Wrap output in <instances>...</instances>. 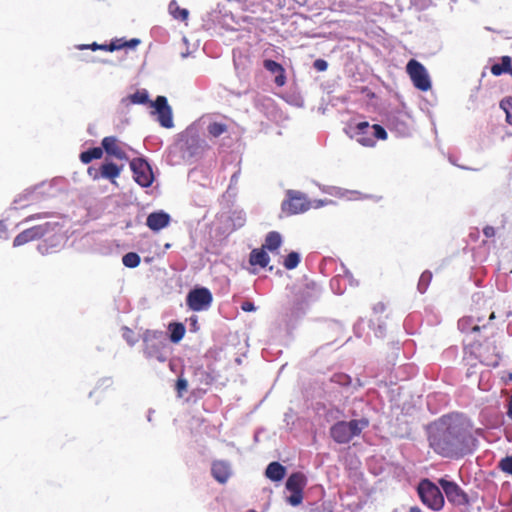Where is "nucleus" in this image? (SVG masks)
<instances>
[{
    "label": "nucleus",
    "instance_id": "1",
    "mask_svg": "<svg viewBox=\"0 0 512 512\" xmlns=\"http://www.w3.org/2000/svg\"><path fill=\"white\" fill-rule=\"evenodd\" d=\"M468 431L462 421L443 416L429 435L430 447L443 457L458 456L467 444Z\"/></svg>",
    "mask_w": 512,
    "mask_h": 512
},
{
    "label": "nucleus",
    "instance_id": "2",
    "mask_svg": "<svg viewBox=\"0 0 512 512\" xmlns=\"http://www.w3.org/2000/svg\"><path fill=\"white\" fill-rule=\"evenodd\" d=\"M143 353L148 359L165 362L169 354L168 336L164 331L146 330L143 333Z\"/></svg>",
    "mask_w": 512,
    "mask_h": 512
},
{
    "label": "nucleus",
    "instance_id": "3",
    "mask_svg": "<svg viewBox=\"0 0 512 512\" xmlns=\"http://www.w3.org/2000/svg\"><path fill=\"white\" fill-rule=\"evenodd\" d=\"M128 100L132 104L149 103L151 107L155 108L160 125L165 128L173 127L172 109L165 96H157L155 101H149L148 92L143 89L129 95Z\"/></svg>",
    "mask_w": 512,
    "mask_h": 512
},
{
    "label": "nucleus",
    "instance_id": "4",
    "mask_svg": "<svg viewBox=\"0 0 512 512\" xmlns=\"http://www.w3.org/2000/svg\"><path fill=\"white\" fill-rule=\"evenodd\" d=\"M369 426L367 418L339 421L330 429V435L337 443L344 444L359 436Z\"/></svg>",
    "mask_w": 512,
    "mask_h": 512
},
{
    "label": "nucleus",
    "instance_id": "5",
    "mask_svg": "<svg viewBox=\"0 0 512 512\" xmlns=\"http://www.w3.org/2000/svg\"><path fill=\"white\" fill-rule=\"evenodd\" d=\"M357 141L366 147H373L376 145L377 140H386V130L378 124L370 125L368 122H359L356 125Z\"/></svg>",
    "mask_w": 512,
    "mask_h": 512
},
{
    "label": "nucleus",
    "instance_id": "6",
    "mask_svg": "<svg viewBox=\"0 0 512 512\" xmlns=\"http://www.w3.org/2000/svg\"><path fill=\"white\" fill-rule=\"evenodd\" d=\"M417 491L422 503L430 509L437 511L443 507V495L440 489L430 480H422L418 485Z\"/></svg>",
    "mask_w": 512,
    "mask_h": 512
},
{
    "label": "nucleus",
    "instance_id": "7",
    "mask_svg": "<svg viewBox=\"0 0 512 512\" xmlns=\"http://www.w3.org/2000/svg\"><path fill=\"white\" fill-rule=\"evenodd\" d=\"M310 206L311 203L305 194L295 190H288L286 199L282 202L281 210L286 216H291L306 212L310 209Z\"/></svg>",
    "mask_w": 512,
    "mask_h": 512
},
{
    "label": "nucleus",
    "instance_id": "8",
    "mask_svg": "<svg viewBox=\"0 0 512 512\" xmlns=\"http://www.w3.org/2000/svg\"><path fill=\"white\" fill-rule=\"evenodd\" d=\"M406 71L413 85L421 90L428 91L431 89V81L426 68L417 60L411 59L406 66Z\"/></svg>",
    "mask_w": 512,
    "mask_h": 512
},
{
    "label": "nucleus",
    "instance_id": "9",
    "mask_svg": "<svg viewBox=\"0 0 512 512\" xmlns=\"http://www.w3.org/2000/svg\"><path fill=\"white\" fill-rule=\"evenodd\" d=\"M307 484L305 475L301 472L292 473L286 481V489L291 492L287 502L292 506H298L303 500V489Z\"/></svg>",
    "mask_w": 512,
    "mask_h": 512
},
{
    "label": "nucleus",
    "instance_id": "10",
    "mask_svg": "<svg viewBox=\"0 0 512 512\" xmlns=\"http://www.w3.org/2000/svg\"><path fill=\"white\" fill-rule=\"evenodd\" d=\"M133 178L141 187H150L154 181L152 168L144 158H134L130 161Z\"/></svg>",
    "mask_w": 512,
    "mask_h": 512
},
{
    "label": "nucleus",
    "instance_id": "11",
    "mask_svg": "<svg viewBox=\"0 0 512 512\" xmlns=\"http://www.w3.org/2000/svg\"><path fill=\"white\" fill-rule=\"evenodd\" d=\"M212 300L211 292L205 287L191 290L186 298L188 307L193 311L206 310L211 305Z\"/></svg>",
    "mask_w": 512,
    "mask_h": 512
},
{
    "label": "nucleus",
    "instance_id": "12",
    "mask_svg": "<svg viewBox=\"0 0 512 512\" xmlns=\"http://www.w3.org/2000/svg\"><path fill=\"white\" fill-rule=\"evenodd\" d=\"M51 230L52 225L49 222L25 229L14 238L13 246L18 247L31 241L38 240Z\"/></svg>",
    "mask_w": 512,
    "mask_h": 512
},
{
    "label": "nucleus",
    "instance_id": "13",
    "mask_svg": "<svg viewBox=\"0 0 512 512\" xmlns=\"http://www.w3.org/2000/svg\"><path fill=\"white\" fill-rule=\"evenodd\" d=\"M205 142L190 131H186L181 138V150L189 157L200 155L205 149Z\"/></svg>",
    "mask_w": 512,
    "mask_h": 512
},
{
    "label": "nucleus",
    "instance_id": "14",
    "mask_svg": "<svg viewBox=\"0 0 512 512\" xmlns=\"http://www.w3.org/2000/svg\"><path fill=\"white\" fill-rule=\"evenodd\" d=\"M439 483L451 503L455 505H465L468 503L467 495L456 483L444 479H441Z\"/></svg>",
    "mask_w": 512,
    "mask_h": 512
},
{
    "label": "nucleus",
    "instance_id": "15",
    "mask_svg": "<svg viewBox=\"0 0 512 512\" xmlns=\"http://www.w3.org/2000/svg\"><path fill=\"white\" fill-rule=\"evenodd\" d=\"M103 150L119 160H128V156L122 147L121 142L115 136H107L102 139Z\"/></svg>",
    "mask_w": 512,
    "mask_h": 512
},
{
    "label": "nucleus",
    "instance_id": "16",
    "mask_svg": "<svg viewBox=\"0 0 512 512\" xmlns=\"http://www.w3.org/2000/svg\"><path fill=\"white\" fill-rule=\"evenodd\" d=\"M211 474L220 484H225L231 477V465L225 460H215L211 465Z\"/></svg>",
    "mask_w": 512,
    "mask_h": 512
},
{
    "label": "nucleus",
    "instance_id": "17",
    "mask_svg": "<svg viewBox=\"0 0 512 512\" xmlns=\"http://www.w3.org/2000/svg\"><path fill=\"white\" fill-rule=\"evenodd\" d=\"M170 215L164 211L150 213L146 219V225L152 231H159L170 223Z\"/></svg>",
    "mask_w": 512,
    "mask_h": 512
},
{
    "label": "nucleus",
    "instance_id": "18",
    "mask_svg": "<svg viewBox=\"0 0 512 512\" xmlns=\"http://www.w3.org/2000/svg\"><path fill=\"white\" fill-rule=\"evenodd\" d=\"M386 305L382 302H378L373 307L374 318L371 320L372 325L377 324V328L374 329L375 335L377 337H382L385 334L386 327L381 324L382 318H388V313H386Z\"/></svg>",
    "mask_w": 512,
    "mask_h": 512
},
{
    "label": "nucleus",
    "instance_id": "19",
    "mask_svg": "<svg viewBox=\"0 0 512 512\" xmlns=\"http://www.w3.org/2000/svg\"><path fill=\"white\" fill-rule=\"evenodd\" d=\"M264 68L272 74H275V83L281 87L286 82L285 70L281 64L274 60L266 59L263 62Z\"/></svg>",
    "mask_w": 512,
    "mask_h": 512
},
{
    "label": "nucleus",
    "instance_id": "20",
    "mask_svg": "<svg viewBox=\"0 0 512 512\" xmlns=\"http://www.w3.org/2000/svg\"><path fill=\"white\" fill-rule=\"evenodd\" d=\"M317 300V293L314 289L306 286L301 289L297 294V309L302 310L305 306H308L311 303H315Z\"/></svg>",
    "mask_w": 512,
    "mask_h": 512
},
{
    "label": "nucleus",
    "instance_id": "21",
    "mask_svg": "<svg viewBox=\"0 0 512 512\" xmlns=\"http://www.w3.org/2000/svg\"><path fill=\"white\" fill-rule=\"evenodd\" d=\"M121 171V166L113 162H105L100 166V178L108 179L114 183L115 179L120 176Z\"/></svg>",
    "mask_w": 512,
    "mask_h": 512
},
{
    "label": "nucleus",
    "instance_id": "22",
    "mask_svg": "<svg viewBox=\"0 0 512 512\" xmlns=\"http://www.w3.org/2000/svg\"><path fill=\"white\" fill-rule=\"evenodd\" d=\"M286 475V468L279 462H271L265 471V476L274 482L281 481Z\"/></svg>",
    "mask_w": 512,
    "mask_h": 512
},
{
    "label": "nucleus",
    "instance_id": "23",
    "mask_svg": "<svg viewBox=\"0 0 512 512\" xmlns=\"http://www.w3.org/2000/svg\"><path fill=\"white\" fill-rule=\"evenodd\" d=\"M269 261H270V257L269 255L267 254V252L265 251V248H260V249H253L250 253V256H249V263L252 265V266H260L262 268H265L268 264H269Z\"/></svg>",
    "mask_w": 512,
    "mask_h": 512
},
{
    "label": "nucleus",
    "instance_id": "24",
    "mask_svg": "<svg viewBox=\"0 0 512 512\" xmlns=\"http://www.w3.org/2000/svg\"><path fill=\"white\" fill-rule=\"evenodd\" d=\"M512 71V58L510 56H502L500 63H495L491 66L490 72L494 76H500L504 73L511 75Z\"/></svg>",
    "mask_w": 512,
    "mask_h": 512
},
{
    "label": "nucleus",
    "instance_id": "25",
    "mask_svg": "<svg viewBox=\"0 0 512 512\" xmlns=\"http://www.w3.org/2000/svg\"><path fill=\"white\" fill-rule=\"evenodd\" d=\"M168 330L170 332L169 339L173 343L180 342L183 339L186 332L185 326L182 323L178 322L170 323L168 326Z\"/></svg>",
    "mask_w": 512,
    "mask_h": 512
},
{
    "label": "nucleus",
    "instance_id": "26",
    "mask_svg": "<svg viewBox=\"0 0 512 512\" xmlns=\"http://www.w3.org/2000/svg\"><path fill=\"white\" fill-rule=\"evenodd\" d=\"M282 243L281 235L276 231H271L266 235L263 248L273 252L276 251Z\"/></svg>",
    "mask_w": 512,
    "mask_h": 512
},
{
    "label": "nucleus",
    "instance_id": "27",
    "mask_svg": "<svg viewBox=\"0 0 512 512\" xmlns=\"http://www.w3.org/2000/svg\"><path fill=\"white\" fill-rule=\"evenodd\" d=\"M103 156V147H94L81 152L79 158L83 164H89L92 160L100 159Z\"/></svg>",
    "mask_w": 512,
    "mask_h": 512
},
{
    "label": "nucleus",
    "instance_id": "28",
    "mask_svg": "<svg viewBox=\"0 0 512 512\" xmlns=\"http://www.w3.org/2000/svg\"><path fill=\"white\" fill-rule=\"evenodd\" d=\"M140 43L139 39H131L129 41H126L124 39H115L112 40L109 44V51L113 52L115 50H121L124 48H135Z\"/></svg>",
    "mask_w": 512,
    "mask_h": 512
},
{
    "label": "nucleus",
    "instance_id": "29",
    "mask_svg": "<svg viewBox=\"0 0 512 512\" xmlns=\"http://www.w3.org/2000/svg\"><path fill=\"white\" fill-rule=\"evenodd\" d=\"M169 12L173 16V18L181 21H185L188 19L189 12L187 9L180 8L175 0L171 1L169 4Z\"/></svg>",
    "mask_w": 512,
    "mask_h": 512
},
{
    "label": "nucleus",
    "instance_id": "30",
    "mask_svg": "<svg viewBox=\"0 0 512 512\" xmlns=\"http://www.w3.org/2000/svg\"><path fill=\"white\" fill-rule=\"evenodd\" d=\"M208 133L213 137H219L223 133L227 132L228 127L224 123L212 122L207 127Z\"/></svg>",
    "mask_w": 512,
    "mask_h": 512
},
{
    "label": "nucleus",
    "instance_id": "31",
    "mask_svg": "<svg viewBox=\"0 0 512 512\" xmlns=\"http://www.w3.org/2000/svg\"><path fill=\"white\" fill-rule=\"evenodd\" d=\"M122 262L128 268H135L140 264L141 259L137 253L129 252L123 256Z\"/></svg>",
    "mask_w": 512,
    "mask_h": 512
},
{
    "label": "nucleus",
    "instance_id": "32",
    "mask_svg": "<svg viewBox=\"0 0 512 512\" xmlns=\"http://www.w3.org/2000/svg\"><path fill=\"white\" fill-rule=\"evenodd\" d=\"M432 280V273L430 271H424L418 282V290L420 293H425L430 282Z\"/></svg>",
    "mask_w": 512,
    "mask_h": 512
},
{
    "label": "nucleus",
    "instance_id": "33",
    "mask_svg": "<svg viewBox=\"0 0 512 512\" xmlns=\"http://www.w3.org/2000/svg\"><path fill=\"white\" fill-rule=\"evenodd\" d=\"M299 262V254L296 252H291L286 256L283 265L286 269L292 270L298 266Z\"/></svg>",
    "mask_w": 512,
    "mask_h": 512
},
{
    "label": "nucleus",
    "instance_id": "34",
    "mask_svg": "<svg viewBox=\"0 0 512 512\" xmlns=\"http://www.w3.org/2000/svg\"><path fill=\"white\" fill-rule=\"evenodd\" d=\"M500 107L506 113V121L512 125V97L507 100H502L500 103Z\"/></svg>",
    "mask_w": 512,
    "mask_h": 512
},
{
    "label": "nucleus",
    "instance_id": "35",
    "mask_svg": "<svg viewBox=\"0 0 512 512\" xmlns=\"http://www.w3.org/2000/svg\"><path fill=\"white\" fill-rule=\"evenodd\" d=\"M331 381L341 386H349L351 384L350 376L344 373L334 374L333 377L331 378Z\"/></svg>",
    "mask_w": 512,
    "mask_h": 512
},
{
    "label": "nucleus",
    "instance_id": "36",
    "mask_svg": "<svg viewBox=\"0 0 512 512\" xmlns=\"http://www.w3.org/2000/svg\"><path fill=\"white\" fill-rule=\"evenodd\" d=\"M498 467L504 473L512 475V456H506L500 460Z\"/></svg>",
    "mask_w": 512,
    "mask_h": 512
},
{
    "label": "nucleus",
    "instance_id": "37",
    "mask_svg": "<svg viewBox=\"0 0 512 512\" xmlns=\"http://www.w3.org/2000/svg\"><path fill=\"white\" fill-rule=\"evenodd\" d=\"M122 336H123V338L127 341V343L130 346H133L136 343V341H137L136 338H135L133 330H131L128 327H124L123 328Z\"/></svg>",
    "mask_w": 512,
    "mask_h": 512
},
{
    "label": "nucleus",
    "instance_id": "38",
    "mask_svg": "<svg viewBox=\"0 0 512 512\" xmlns=\"http://www.w3.org/2000/svg\"><path fill=\"white\" fill-rule=\"evenodd\" d=\"M188 382L186 379L179 377L176 381V390L179 396H182V393L187 390Z\"/></svg>",
    "mask_w": 512,
    "mask_h": 512
},
{
    "label": "nucleus",
    "instance_id": "39",
    "mask_svg": "<svg viewBox=\"0 0 512 512\" xmlns=\"http://www.w3.org/2000/svg\"><path fill=\"white\" fill-rule=\"evenodd\" d=\"M87 173L90 177H92L94 180L100 179V168L96 169L94 167H89L87 170Z\"/></svg>",
    "mask_w": 512,
    "mask_h": 512
},
{
    "label": "nucleus",
    "instance_id": "40",
    "mask_svg": "<svg viewBox=\"0 0 512 512\" xmlns=\"http://www.w3.org/2000/svg\"><path fill=\"white\" fill-rule=\"evenodd\" d=\"M241 309L245 312H252L255 311L256 307L252 302L245 301L242 303Z\"/></svg>",
    "mask_w": 512,
    "mask_h": 512
},
{
    "label": "nucleus",
    "instance_id": "41",
    "mask_svg": "<svg viewBox=\"0 0 512 512\" xmlns=\"http://www.w3.org/2000/svg\"><path fill=\"white\" fill-rule=\"evenodd\" d=\"M483 233L487 238H492L496 234L495 229L492 226H485L483 229Z\"/></svg>",
    "mask_w": 512,
    "mask_h": 512
},
{
    "label": "nucleus",
    "instance_id": "42",
    "mask_svg": "<svg viewBox=\"0 0 512 512\" xmlns=\"http://www.w3.org/2000/svg\"><path fill=\"white\" fill-rule=\"evenodd\" d=\"M47 217L46 213L33 214L25 218L24 222H28L34 219H41Z\"/></svg>",
    "mask_w": 512,
    "mask_h": 512
},
{
    "label": "nucleus",
    "instance_id": "43",
    "mask_svg": "<svg viewBox=\"0 0 512 512\" xmlns=\"http://www.w3.org/2000/svg\"><path fill=\"white\" fill-rule=\"evenodd\" d=\"M80 49H86V48H90L91 50H97L99 49V44L97 43H93L91 45H82L79 47Z\"/></svg>",
    "mask_w": 512,
    "mask_h": 512
},
{
    "label": "nucleus",
    "instance_id": "44",
    "mask_svg": "<svg viewBox=\"0 0 512 512\" xmlns=\"http://www.w3.org/2000/svg\"><path fill=\"white\" fill-rule=\"evenodd\" d=\"M321 203H322V206H325L327 204L333 203V201L326 196H322Z\"/></svg>",
    "mask_w": 512,
    "mask_h": 512
},
{
    "label": "nucleus",
    "instance_id": "45",
    "mask_svg": "<svg viewBox=\"0 0 512 512\" xmlns=\"http://www.w3.org/2000/svg\"><path fill=\"white\" fill-rule=\"evenodd\" d=\"M314 68L320 70V59H316L313 63Z\"/></svg>",
    "mask_w": 512,
    "mask_h": 512
},
{
    "label": "nucleus",
    "instance_id": "46",
    "mask_svg": "<svg viewBox=\"0 0 512 512\" xmlns=\"http://www.w3.org/2000/svg\"><path fill=\"white\" fill-rule=\"evenodd\" d=\"M100 50L109 51V44L99 45Z\"/></svg>",
    "mask_w": 512,
    "mask_h": 512
},
{
    "label": "nucleus",
    "instance_id": "47",
    "mask_svg": "<svg viewBox=\"0 0 512 512\" xmlns=\"http://www.w3.org/2000/svg\"><path fill=\"white\" fill-rule=\"evenodd\" d=\"M409 511H410V512H421L420 508H419V507H417V506H413V507H411Z\"/></svg>",
    "mask_w": 512,
    "mask_h": 512
},
{
    "label": "nucleus",
    "instance_id": "48",
    "mask_svg": "<svg viewBox=\"0 0 512 512\" xmlns=\"http://www.w3.org/2000/svg\"><path fill=\"white\" fill-rule=\"evenodd\" d=\"M480 326L479 325H474L471 329L472 332H479L480 331Z\"/></svg>",
    "mask_w": 512,
    "mask_h": 512
},
{
    "label": "nucleus",
    "instance_id": "49",
    "mask_svg": "<svg viewBox=\"0 0 512 512\" xmlns=\"http://www.w3.org/2000/svg\"><path fill=\"white\" fill-rule=\"evenodd\" d=\"M485 364H486V365L496 366V365L498 364V362H497V360H495V361H493V362H492V361H491V362H490V361H486V362H485Z\"/></svg>",
    "mask_w": 512,
    "mask_h": 512
},
{
    "label": "nucleus",
    "instance_id": "50",
    "mask_svg": "<svg viewBox=\"0 0 512 512\" xmlns=\"http://www.w3.org/2000/svg\"><path fill=\"white\" fill-rule=\"evenodd\" d=\"M335 196L338 198H341L343 196V194L340 190H335Z\"/></svg>",
    "mask_w": 512,
    "mask_h": 512
},
{
    "label": "nucleus",
    "instance_id": "51",
    "mask_svg": "<svg viewBox=\"0 0 512 512\" xmlns=\"http://www.w3.org/2000/svg\"><path fill=\"white\" fill-rule=\"evenodd\" d=\"M322 194H330L333 195L332 191H328V189L322 188Z\"/></svg>",
    "mask_w": 512,
    "mask_h": 512
},
{
    "label": "nucleus",
    "instance_id": "52",
    "mask_svg": "<svg viewBox=\"0 0 512 512\" xmlns=\"http://www.w3.org/2000/svg\"><path fill=\"white\" fill-rule=\"evenodd\" d=\"M327 68V62L322 60V71L326 70Z\"/></svg>",
    "mask_w": 512,
    "mask_h": 512
},
{
    "label": "nucleus",
    "instance_id": "53",
    "mask_svg": "<svg viewBox=\"0 0 512 512\" xmlns=\"http://www.w3.org/2000/svg\"><path fill=\"white\" fill-rule=\"evenodd\" d=\"M494 318H495V313H494V312H492V313L490 314V316H489V320H492V319H494Z\"/></svg>",
    "mask_w": 512,
    "mask_h": 512
},
{
    "label": "nucleus",
    "instance_id": "54",
    "mask_svg": "<svg viewBox=\"0 0 512 512\" xmlns=\"http://www.w3.org/2000/svg\"><path fill=\"white\" fill-rule=\"evenodd\" d=\"M335 282H339V279L335 278L332 280V285L335 283Z\"/></svg>",
    "mask_w": 512,
    "mask_h": 512
},
{
    "label": "nucleus",
    "instance_id": "55",
    "mask_svg": "<svg viewBox=\"0 0 512 512\" xmlns=\"http://www.w3.org/2000/svg\"><path fill=\"white\" fill-rule=\"evenodd\" d=\"M247 512H256V511H254V510H249V511H247Z\"/></svg>",
    "mask_w": 512,
    "mask_h": 512
}]
</instances>
